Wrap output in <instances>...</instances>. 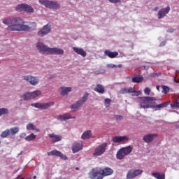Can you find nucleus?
<instances>
[{
  "label": "nucleus",
  "instance_id": "15",
  "mask_svg": "<svg viewBox=\"0 0 179 179\" xmlns=\"http://www.w3.org/2000/svg\"><path fill=\"white\" fill-rule=\"evenodd\" d=\"M143 173V171L141 169H132L129 170L127 174V179H132L141 176Z\"/></svg>",
  "mask_w": 179,
  "mask_h": 179
},
{
  "label": "nucleus",
  "instance_id": "18",
  "mask_svg": "<svg viewBox=\"0 0 179 179\" xmlns=\"http://www.w3.org/2000/svg\"><path fill=\"white\" fill-rule=\"evenodd\" d=\"M48 156H57V157H61L63 160H66L68 157L66 155L62 154L61 151H58L57 150H52L50 152H47Z\"/></svg>",
  "mask_w": 179,
  "mask_h": 179
},
{
  "label": "nucleus",
  "instance_id": "56",
  "mask_svg": "<svg viewBox=\"0 0 179 179\" xmlns=\"http://www.w3.org/2000/svg\"><path fill=\"white\" fill-rule=\"evenodd\" d=\"M103 72H106V70L103 69Z\"/></svg>",
  "mask_w": 179,
  "mask_h": 179
},
{
  "label": "nucleus",
  "instance_id": "12",
  "mask_svg": "<svg viewBox=\"0 0 179 179\" xmlns=\"http://www.w3.org/2000/svg\"><path fill=\"white\" fill-rule=\"evenodd\" d=\"M15 10H17V12H27V13H33L34 12V8L28 4H19L17 6Z\"/></svg>",
  "mask_w": 179,
  "mask_h": 179
},
{
  "label": "nucleus",
  "instance_id": "45",
  "mask_svg": "<svg viewBox=\"0 0 179 179\" xmlns=\"http://www.w3.org/2000/svg\"><path fill=\"white\" fill-rule=\"evenodd\" d=\"M20 138L21 139H23L24 138H26V133H21V134H20Z\"/></svg>",
  "mask_w": 179,
  "mask_h": 179
},
{
  "label": "nucleus",
  "instance_id": "47",
  "mask_svg": "<svg viewBox=\"0 0 179 179\" xmlns=\"http://www.w3.org/2000/svg\"><path fill=\"white\" fill-rule=\"evenodd\" d=\"M15 179H24V178H22V175H18Z\"/></svg>",
  "mask_w": 179,
  "mask_h": 179
},
{
  "label": "nucleus",
  "instance_id": "53",
  "mask_svg": "<svg viewBox=\"0 0 179 179\" xmlns=\"http://www.w3.org/2000/svg\"><path fill=\"white\" fill-rule=\"evenodd\" d=\"M173 113H176V114H178V112L174 110Z\"/></svg>",
  "mask_w": 179,
  "mask_h": 179
},
{
  "label": "nucleus",
  "instance_id": "9",
  "mask_svg": "<svg viewBox=\"0 0 179 179\" xmlns=\"http://www.w3.org/2000/svg\"><path fill=\"white\" fill-rule=\"evenodd\" d=\"M91 179H103V174L101 168H94L89 173Z\"/></svg>",
  "mask_w": 179,
  "mask_h": 179
},
{
  "label": "nucleus",
  "instance_id": "41",
  "mask_svg": "<svg viewBox=\"0 0 179 179\" xmlns=\"http://www.w3.org/2000/svg\"><path fill=\"white\" fill-rule=\"evenodd\" d=\"M144 93L145 94H147V96H149L150 94V88L149 87H146L145 90H144Z\"/></svg>",
  "mask_w": 179,
  "mask_h": 179
},
{
  "label": "nucleus",
  "instance_id": "22",
  "mask_svg": "<svg viewBox=\"0 0 179 179\" xmlns=\"http://www.w3.org/2000/svg\"><path fill=\"white\" fill-rule=\"evenodd\" d=\"M76 117H72V115L66 113L58 116L57 120L59 121H66V120H75Z\"/></svg>",
  "mask_w": 179,
  "mask_h": 179
},
{
  "label": "nucleus",
  "instance_id": "33",
  "mask_svg": "<svg viewBox=\"0 0 179 179\" xmlns=\"http://www.w3.org/2000/svg\"><path fill=\"white\" fill-rule=\"evenodd\" d=\"M155 107H152V108H157V110H160V108H164V107H167L169 104L166 103H162L158 105H156V102H155Z\"/></svg>",
  "mask_w": 179,
  "mask_h": 179
},
{
  "label": "nucleus",
  "instance_id": "39",
  "mask_svg": "<svg viewBox=\"0 0 179 179\" xmlns=\"http://www.w3.org/2000/svg\"><path fill=\"white\" fill-rule=\"evenodd\" d=\"M104 104H105V106L106 107V108H108V107H110V105L111 104V99H110L108 98L105 99Z\"/></svg>",
  "mask_w": 179,
  "mask_h": 179
},
{
  "label": "nucleus",
  "instance_id": "3",
  "mask_svg": "<svg viewBox=\"0 0 179 179\" xmlns=\"http://www.w3.org/2000/svg\"><path fill=\"white\" fill-rule=\"evenodd\" d=\"M140 108H153L156 98L150 96L138 97Z\"/></svg>",
  "mask_w": 179,
  "mask_h": 179
},
{
  "label": "nucleus",
  "instance_id": "17",
  "mask_svg": "<svg viewBox=\"0 0 179 179\" xmlns=\"http://www.w3.org/2000/svg\"><path fill=\"white\" fill-rule=\"evenodd\" d=\"M170 6H166V8H163L160 9L157 14L158 19H163V17H166L169 13L170 12Z\"/></svg>",
  "mask_w": 179,
  "mask_h": 179
},
{
  "label": "nucleus",
  "instance_id": "46",
  "mask_svg": "<svg viewBox=\"0 0 179 179\" xmlns=\"http://www.w3.org/2000/svg\"><path fill=\"white\" fill-rule=\"evenodd\" d=\"M174 31V29L170 28L169 29L167 30L168 33H173Z\"/></svg>",
  "mask_w": 179,
  "mask_h": 179
},
{
  "label": "nucleus",
  "instance_id": "26",
  "mask_svg": "<svg viewBox=\"0 0 179 179\" xmlns=\"http://www.w3.org/2000/svg\"><path fill=\"white\" fill-rule=\"evenodd\" d=\"M49 138L52 139V143H55L57 142H59L62 139V137L60 135H57L55 134H48Z\"/></svg>",
  "mask_w": 179,
  "mask_h": 179
},
{
  "label": "nucleus",
  "instance_id": "55",
  "mask_svg": "<svg viewBox=\"0 0 179 179\" xmlns=\"http://www.w3.org/2000/svg\"><path fill=\"white\" fill-rule=\"evenodd\" d=\"M76 170H79V168H76Z\"/></svg>",
  "mask_w": 179,
  "mask_h": 179
},
{
  "label": "nucleus",
  "instance_id": "25",
  "mask_svg": "<svg viewBox=\"0 0 179 179\" xmlns=\"http://www.w3.org/2000/svg\"><path fill=\"white\" fill-rule=\"evenodd\" d=\"M60 94L62 96H68L69 92H72V87H60Z\"/></svg>",
  "mask_w": 179,
  "mask_h": 179
},
{
  "label": "nucleus",
  "instance_id": "20",
  "mask_svg": "<svg viewBox=\"0 0 179 179\" xmlns=\"http://www.w3.org/2000/svg\"><path fill=\"white\" fill-rule=\"evenodd\" d=\"M157 136V134H148L143 136V140L145 143H150L155 141V138Z\"/></svg>",
  "mask_w": 179,
  "mask_h": 179
},
{
  "label": "nucleus",
  "instance_id": "10",
  "mask_svg": "<svg viewBox=\"0 0 179 179\" xmlns=\"http://www.w3.org/2000/svg\"><path fill=\"white\" fill-rule=\"evenodd\" d=\"M52 29L51 23H48L46 25L43 26L42 29H41L37 34L39 37H45L48 34L51 33V30Z\"/></svg>",
  "mask_w": 179,
  "mask_h": 179
},
{
  "label": "nucleus",
  "instance_id": "57",
  "mask_svg": "<svg viewBox=\"0 0 179 179\" xmlns=\"http://www.w3.org/2000/svg\"><path fill=\"white\" fill-rule=\"evenodd\" d=\"M176 128H179V126H176Z\"/></svg>",
  "mask_w": 179,
  "mask_h": 179
},
{
  "label": "nucleus",
  "instance_id": "58",
  "mask_svg": "<svg viewBox=\"0 0 179 179\" xmlns=\"http://www.w3.org/2000/svg\"><path fill=\"white\" fill-rule=\"evenodd\" d=\"M0 145H1V141H0Z\"/></svg>",
  "mask_w": 179,
  "mask_h": 179
},
{
  "label": "nucleus",
  "instance_id": "27",
  "mask_svg": "<svg viewBox=\"0 0 179 179\" xmlns=\"http://www.w3.org/2000/svg\"><path fill=\"white\" fill-rule=\"evenodd\" d=\"M97 93H99L100 94H104V87L101 84L96 85V87L94 90Z\"/></svg>",
  "mask_w": 179,
  "mask_h": 179
},
{
  "label": "nucleus",
  "instance_id": "16",
  "mask_svg": "<svg viewBox=\"0 0 179 179\" xmlns=\"http://www.w3.org/2000/svg\"><path fill=\"white\" fill-rule=\"evenodd\" d=\"M129 141V137L127 136H115L113 137V142L114 143H125Z\"/></svg>",
  "mask_w": 179,
  "mask_h": 179
},
{
  "label": "nucleus",
  "instance_id": "31",
  "mask_svg": "<svg viewBox=\"0 0 179 179\" xmlns=\"http://www.w3.org/2000/svg\"><path fill=\"white\" fill-rule=\"evenodd\" d=\"M131 82L133 83H141V82H143V77H142V76H140L139 77H134L131 79Z\"/></svg>",
  "mask_w": 179,
  "mask_h": 179
},
{
  "label": "nucleus",
  "instance_id": "52",
  "mask_svg": "<svg viewBox=\"0 0 179 179\" xmlns=\"http://www.w3.org/2000/svg\"><path fill=\"white\" fill-rule=\"evenodd\" d=\"M22 153H23V151H21V152L17 155V156H20Z\"/></svg>",
  "mask_w": 179,
  "mask_h": 179
},
{
  "label": "nucleus",
  "instance_id": "24",
  "mask_svg": "<svg viewBox=\"0 0 179 179\" xmlns=\"http://www.w3.org/2000/svg\"><path fill=\"white\" fill-rule=\"evenodd\" d=\"M92 138H94V136H93L91 130H87L84 131L81 136V139L83 140L90 139Z\"/></svg>",
  "mask_w": 179,
  "mask_h": 179
},
{
  "label": "nucleus",
  "instance_id": "42",
  "mask_svg": "<svg viewBox=\"0 0 179 179\" xmlns=\"http://www.w3.org/2000/svg\"><path fill=\"white\" fill-rule=\"evenodd\" d=\"M160 73H152L150 74V76H152V78H156V76H160Z\"/></svg>",
  "mask_w": 179,
  "mask_h": 179
},
{
  "label": "nucleus",
  "instance_id": "4",
  "mask_svg": "<svg viewBox=\"0 0 179 179\" xmlns=\"http://www.w3.org/2000/svg\"><path fill=\"white\" fill-rule=\"evenodd\" d=\"M87 99H89V94L88 93L84 94V95L80 99H79L76 103L71 105V108L72 111H74V112L78 111V110L80 108V107L83 105V103L87 101Z\"/></svg>",
  "mask_w": 179,
  "mask_h": 179
},
{
  "label": "nucleus",
  "instance_id": "8",
  "mask_svg": "<svg viewBox=\"0 0 179 179\" xmlns=\"http://www.w3.org/2000/svg\"><path fill=\"white\" fill-rule=\"evenodd\" d=\"M54 101L46 102V103H40L36 102L31 104V107H34L35 108H38L39 110H48V108H51L52 106H54Z\"/></svg>",
  "mask_w": 179,
  "mask_h": 179
},
{
  "label": "nucleus",
  "instance_id": "50",
  "mask_svg": "<svg viewBox=\"0 0 179 179\" xmlns=\"http://www.w3.org/2000/svg\"><path fill=\"white\" fill-rule=\"evenodd\" d=\"M117 68H122V64H118V65L117 66Z\"/></svg>",
  "mask_w": 179,
  "mask_h": 179
},
{
  "label": "nucleus",
  "instance_id": "37",
  "mask_svg": "<svg viewBox=\"0 0 179 179\" xmlns=\"http://www.w3.org/2000/svg\"><path fill=\"white\" fill-rule=\"evenodd\" d=\"M8 113H9V110H8V108H0V117H1V115H5L6 114H8Z\"/></svg>",
  "mask_w": 179,
  "mask_h": 179
},
{
  "label": "nucleus",
  "instance_id": "32",
  "mask_svg": "<svg viewBox=\"0 0 179 179\" xmlns=\"http://www.w3.org/2000/svg\"><path fill=\"white\" fill-rule=\"evenodd\" d=\"M19 131H20V129L18 127H15L9 129L10 135H12V136L16 135V134H18Z\"/></svg>",
  "mask_w": 179,
  "mask_h": 179
},
{
  "label": "nucleus",
  "instance_id": "38",
  "mask_svg": "<svg viewBox=\"0 0 179 179\" xmlns=\"http://www.w3.org/2000/svg\"><path fill=\"white\" fill-rule=\"evenodd\" d=\"M161 87L162 89V93H164V94H167L169 93V91L170 90L169 89V87L166 85H162Z\"/></svg>",
  "mask_w": 179,
  "mask_h": 179
},
{
  "label": "nucleus",
  "instance_id": "30",
  "mask_svg": "<svg viewBox=\"0 0 179 179\" xmlns=\"http://www.w3.org/2000/svg\"><path fill=\"white\" fill-rule=\"evenodd\" d=\"M152 176L156 179H166V175L163 173L155 172L152 173Z\"/></svg>",
  "mask_w": 179,
  "mask_h": 179
},
{
  "label": "nucleus",
  "instance_id": "49",
  "mask_svg": "<svg viewBox=\"0 0 179 179\" xmlns=\"http://www.w3.org/2000/svg\"><path fill=\"white\" fill-rule=\"evenodd\" d=\"M154 10H155V12H157V10H159V7H155L154 8Z\"/></svg>",
  "mask_w": 179,
  "mask_h": 179
},
{
  "label": "nucleus",
  "instance_id": "51",
  "mask_svg": "<svg viewBox=\"0 0 179 179\" xmlns=\"http://www.w3.org/2000/svg\"><path fill=\"white\" fill-rule=\"evenodd\" d=\"M157 90H159V92H160V86L159 85L157 86Z\"/></svg>",
  "mask_w": 179,
  "mask_h": 179
},
{
  "label": "nucleus",
  "instance_id": "48",
  "mask_svg": "<svg viewBox=\"0 0 179 179\" xmlns=\"http://www.w3.org/2000/svg\"><path fill=\"white\" fill-rule=\"evenodd\" d=\"M164 45H166V42H164V41L161 43L159 45L160 47H163Z\"/></svg>",
  "mask_w": 179,
  "mask_h": 179
},
{
  "label": "nucleus",
  "instance_id": "5",
  "mask_svg": "<svg viewBox=\"0 0 179 179\" xmlns=\"http://www.w3.org/2000/svg\"><path fill=\"white\" fill-rule=\"evenodd\" d=\"M131 152H132V147H131V145L120 148L116 154L117 159L122 160V159H124L125 156H128Z\"/></svg>",
  "mask_w": 179,
  "mask_h": 179
},
{
  "label": "nucleus",
  "instance_id": "29",
  "mask_svg": "<svg viewBox=\"0 0 179 179\" xmlns=\"http://www.w3.org/2000/svg\"><path fill=\"white\" fill-rule=\"evenodd\" d=\"M105 55L109 57V58H115L118 55V52H111L108 50H106L104 52Z\"/></svg>",
  "mask_w": 179,
  "mask_h": 179
},
{
  "label": "nucleus",
  "instance_id": "21",
  "mask_svg": "<svg viewBox=\"0 0 179 179\" xmlns=\"http://www.w3.org/2000/svg\"><path fill=\"white\" fill-rule=\"evenodd\" d=\"M102 172V178H104V177H108V176H111L114 174V170L113 169L109 167H106L103 169H101Z\"/></svg>",
  "mask_w": 179,
  "mask_h": 179
},
{
  "label": "nucleus",
  "instance_id": "36",
  "mask_svg": "<svg viewBox=\"0 0 179 179\" xmlns=\"http://www.w3.org/2000/svg\"><path fill=\"white\" fill-rule=\"evenodd\" d=\"M171 108H179V96H178L176 101L170 104Z\"/></svg>",
  "mask_w": 179,
  "mask_h": 179
},
{
  "label": "nucleus",
  "instance_id": "1",
  "mask_svg": "<svg viewBox=\"0 0 179 179\" xmlns=\"http://www.w3.org/2000/svg\"><path fill=\"white\" fill-rule=\"evenodd\" d=\"M2 23L6 24L8 31H29L34 30L37 27L35 22H29V25L25 24L24 20L20 17H9L3 20Z\"/></svg>",
  "mask_w": 179,
  "mask_h": 179
},
{
  "label": "nucleus",
  "instance_id": "28",
  "mask_svg": "<svg viewBox=\"0 0 179 179\" xmlns=\"http://www.w3.org/2000/svg\"><path fill=\"white\" fill-rule=\"evenodd\" d=\"M27 131H36V132H40V129L37 128L33 123H29L26 127Z\"/></svg>",
  "mask_w": 179,
  "mask_h": 179
},
{
  "label": "nucleus",
  "instance_id": "7",
  "mask_svg": "<svg viewBox=\"0 0 179 179\" xmlns=\"http://www.w3.org/2000/svg\"><path fill=\"white\" fill-rule=\"evenodd\" d=\"M39 3L45 6L48 9H59L60 5L57 1H48V0H38Z\"/></svg>",
  "mask_w": 179,
  "mask_h": 179
},
{
  "label": "nucleus",
  "instance_id": "6",
  "mask_svg": "<svg viewBox=\"0 0 179 179\" xmlns=\"http://www.w3.org/2000/svg\"><path fill=\"white\" fill-rule=\"evenodd\" d=\"M41 94V91L35 90L31 92H25L22 95H21L20 99L22 100H24V101H27V100H33V99H36V97H38Z\"/></svg>",
  "mask_w": 179,
  "mask_h": 179
},
{
  "label": "nucleus",
  "instance_id": "54",
  "mask_svg": "<svg viewBox=\"0 0 179 179\" xmlns=\"http://www.w3.org/2000/svg\"><path fill=\"white\" fill-rule=\"evenodd\" d=\"M33 178H34V179H36V178H37V177H36V176H34Z\"/></svg>",
  "mask_w": 179,
  "mask_h": 179
},
{
  "label": "nucleus",
  "instance_id": "2",
  "mask_svg": "<svg viewBox=\"0 0 179 179\" xmlns=\"http://www.w3.org/2000/svg\"><path fill=\"white\" fill-rule=\"evenodd\" d=\"M36 48L40 54H46V55H62L64 50L58 48H50L43 42L36 43Z\"/></svg>",
  "mask_w": 179,
  "mask_h": 179
},
{
  "label": "nucleus",
  "instance_id": "19",
  "mask_svg": "<svg viewBox=\"0 0 179 179\" xmlns=\"http://www.w3.org/2000/svg\"><path fill=\"white\" fill-rule=\"evenodd\" d=\"M83 149V143L82 141L76 142L72 145V152L73 153H78L80 150Z\"/></svg>",
  "mask_w": 179,
  "mask_h": 179
},
{
  "label": "nucleus",
  "instance_id": "44",
  "mask_svg": "<svg viewBox=\"0 0 179 179\" xmlns=\"http://www.w3.org/2000/svg\"><path fill=\"white\" fill-rule=\"evenodd\" d=\"M108 1L112 3H118V2H121V0H108Z\"/></svg>",
  "mask_w": 179,
  "mask_h": 179
},
{
  "label": "nucleus",
  "instance_id": "14",
  "mask_svg": "<svg viewBox=\"0 0 179 179\" xmlns=\"http://www.w3.org/2000/svg\"><path fill=\"white\" fill-rule=\"evenodd\" d=\"M107 148V143H103V144L96 147L93 153V156H101L105 152Z\"/></svg>",
  "mask_w": 179,
  "mask_h": 179
},
{
  "label": "nucleus",
  "instance_id": "35",
  "mask_svg": "<svg viewBox=\"0 0 179 179\" xmlns=\"http://www.w3.org/2000/svg\"><path fill=\"white\" fill-rule=\"evenodd\" d=\"M35 138H36V135L31 133V134L25 137V141H27V142H31V141H34Z\"/></svg>",
  "mask_w": 179,
  "mask_h": 179
},
{
  "label": "nucleus",
  "instance_id": "23",
  "mask_svg": "<svg viewBox=\"0 0 179 179\" xmlns=\"http://www.w3.org/2000/svg\"><path fill=\"white\" fill-rule=\"evenodd\" d=\"M73 50L74 52H76V54H78V55H81V57H86V55H87V53H86V51H85L83 48L73 47Z\"/></svg>",
  "mask_w": 179,
  "mask_h": 179
},
{
  "label": "nucleus",
  "instance_id": "43",
  "mask_svg": "<svg viewBox=\"0 0 179 179\" xmlns=\"http://www.w3.org/2000/svg\"><path fill=\"white\" fill-rule=\"evenodd\" d=\"M107 68H117V65L113 64H108L106 65Z\"/></svg>",
  "mask_w": 179,
  "mask_h": 179
},
{
  "label": "nucleus",
  "instance_id": "40",
  "mask_svg": "<svg viewBox=\"0 0 179 179\" xmlns=\"http://www.w3.org/2000/svg\"><path fill=\"white\" fill-rule=\"evenodd\" d=\"M115 120H116V121H122V120H123V117L122 115H116L114 116Z\"/></svg>",
  "mask_w": 179,
  "mask_h": 179
},
{
  "label": "nucleus",
  "instance_id": "34",
  "mask_svg": "<svg viewBox=\"0 0 179 179\" xmlns=\"http://www.w3.org/2000/svg\"><path fill=\"white\" fill-rule=\"evenodd\" d=\"M10 135V133L9 131V129H6L5 131H2L1 134H0L1 138H8Z\"/></svg>",
  "mask_w": 179,
  "mask_h": 179
},
{
  "label": "nucleus",
  "instance_id": "13",
  "mask_svg": "<svg viewBox=\"0 0 179 179\" xmlns=\"http://www.w3.org/2000/svg\"><path fill=\"white\" fill-rule=\"evenodd\" d=\"M127 93H133L132 96H141L142 94L141 91H136L134 87L123 88L118 92L119 94H127Z\"/></svg>",
  "mask_w": 179,
  "mask_h": 179
},
{
  "label": "nucleus",
  "instance_id": "11",
  "mask_svg": "<svg viewBox=\"0 0 179 179\" xmlns=\"http://www.w3.org/2000/svg\"><path fill=\"white\" fill-rule=\"evenodd\" d=\"M22 79L30 83L31 86H37L38 83H40V78L37 76H34L31 75L24 76H22Z\"/></svg>",
  "mask_w": 179,
  "mask_h": 179
}]
</instances>
